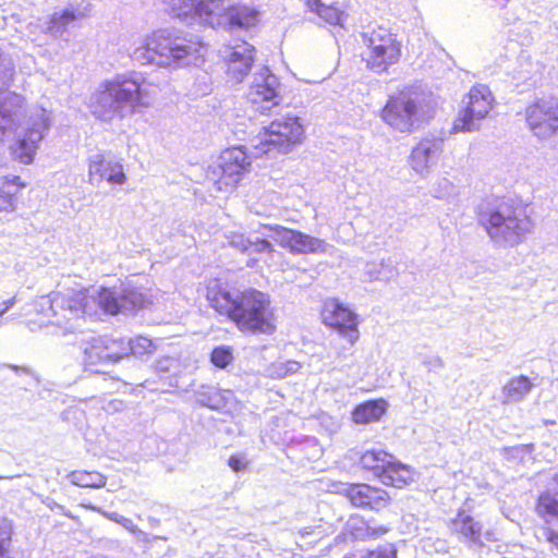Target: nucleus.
I'll return each instance as SVG.
<instances>
[{
  "label": "nucleus",
  "mask_w": 558,
  "mask_h": 558,
  "mask_svg": "<svg viewBox=\"0 0 558 558\" xmlns=\"http://www.w3.org/2000/svg\"><path fill=\"white\" fill-rule=\"evenodd\" d=\"M207 300L215 311L230 318L242 332L271 335L276 330L270 298L262 291L247 289L231 292L210 288Z\"/></svg>",
  "instance_id": "nucleus-1"
},
{
  "label": "nucleus",
  "mask_w": 558,
  "mask_h": 558,
  "mask_svg": "<svg viewBox=\"0 0 558 558\" xmlns=\"http://www.w3.org/2000/svg\"><path fill=\"white\" fill-rule=\"evenodd\" d=\"M172 17L187 24L213 28H247L256 24L258 12L247 5H234L232 0H162Z\"/></svg>",
  "instance_id": "nucleus-2"
},
{
  "label": "nucleus",
  "mask_w": 558,
  "mask_h": 558,
  "mask_svg": "<svg viewBox=\"0 0 558 558\" xmlns=\"http://www.w3.org/2000/svg\"><path fill=\"white\" fill-rule=\"evenodd\" d=\"M150 104L145 82L136 74L118 76L99 86L90 100L93 116L102 121L123 119Z\"/></svg>",
  "instance_id": "nucleus-3"
},
{
  "label": "nucleus",
  "mask_w": 558,
  "mask_h": 558,
  "mask_svg": "<svg viewBox=\"0 0 558 558\" xmlns=\"http://www.w3.org/2000/svg\"><path fill=\"white\" fill-rule=\"evenodd\" d=\"M205 51L206 47L199 41L175 36L167 29H159L141 39L131 57L141 64L187 66L203 62Z\"/></svg>",
  "instance_id": "nucleus-4"
},
{
  "label": "nucleus",
  "mask_w": 558,
  "mask_h": 558,
  "mask_svg": "<svg viewBox=\"0 0 558 558\" xmlns=\"http://www.w3.org/2000/svg\"><path fill=\"white\" fill-rule=\"evenodd\" d=\"M52 294L62 298V303L54 304V315L57 316L59 311L64 312L63 317L65 319H71L72 316H76L78 313L92 315L97 306L113 315L142 308L145 304L144 294L128 287L78 291L72 295L61 292H52Z\"/></svg>",
  "instance_id": "nucleus-5"
},
{
  "label": "nucleus",
  "mask_w": 558,
  "mask_h": 558,
  "mask_svg": "<svg viewBox=\"0 0 558 558\" xmlns=\"http://www.w3.org/2000/svg\"><path fill=\"white\" fill-rule=\"evenodd\" d=\"M478 220L499 246L518 245L533 229V222L525 210L506 201L484 206L478 214Z\"/></svg>",
  "instance_id": "nucleus-6"
},
{
  "label": "nucleus",
  "mask_w": 558,
  "mask_h": 558,
  "mask_svg": "<svg viewBox=\"0 0 558 558\" xmlns=\"http://www.w3.org/2000/svg\"><path fill=\"white\" fill-rule=\"evenodd\" d=\"M430 95L421 86H405L389 97L381 110V119L402 133L418 129L430 117Z\"/></svg>",
  "instance_id": "nucleus-7"
},
{
  "label": "nucleus",
  "mask_w": 558,
  "mask_h": 558,
  "mask_svg": "<svg viewBox=\"0 0 558 558\" xmlns=\"http://www.w3.org/2000/svg\"><path fill=\"white\" fill-rule=\"evenodd\" d=\"M253 150L247 151L245 146H235L221 153L218 163L209 166L206 171V179L211 182L217 191L229 193L233 191L243 175L250 171L252 159L255 156Z\"/></svg>",
  "instance_id": "nucleus-8"
},
{
  "label": "nucleus",
  "mask_w": 558,
  "mask_h": 558,
  "mask_svg": "<svg viewBox=\"0 0 558 558\" xmlns=\"http://www.w3.org/2000/svg\"><path fill=\"white\" fill-rule=\"evenodd\" d=\"M14 74L13 59L0 50V140L15 132L24 118V98L15 93L2 92L10 86Z\"/></svg>",
  "instance_id": "nucleus-9"
},
{
  "label": "nucleus",
  "mask_w": 558,
  "mask_h": 558,
  "mask_svg": "<svg viewBox=\"0 0 558 558\" xmlns=\"http://www.w3.org/2000/svg\"><path fill=\"white\" fill-rule=\"evenodd\" d=\"M303 136L304 129L296 117L276 119L258 135L254 155L263 156L272 150L287 154L302 142Z\"/></svg>",
  "instance_id": "nucleus-10"
},
{
  "label": "nucleus",
  "mask_w": 558,
  "mask_h": 558,
  "mask_svg": "<svg viewBox=\"0 0 558 558\" xmlns=\"http://www.w3.org/2000/svg\"><path fill=\"white\" fill-rule=\"evenodd\" d=\"M362 38L369 50L366 63L372 71L383 73L391 64L398 62L400 45L389 29L379 26L369 32L362 33Z\"/></svg>",
  "instance_id": "nucleus-11"
},
{
  "label": "nucleus",
  "mask_w": 558,
  "mask_h": 558,
  "mask_svg": "<svg viewBox=\"0 0 558 558\" xmlns=\"http://www.w3.org/2000/svg\"><path fill=\"white\" fill-rule=\"evenodd\" d=\"M466 107L453 121L454 133H471L481 129L483 120L493 109L494 96L487 85L478 84L468 94Z\"/></svg>",
  "instance_id": "nucleus-12"
},
{
  "label": "nucleus",
  "mask_w": 558,
  "mask_h": 558,
  "mask_svg": "<svg viewBox=\"0 0 558 558\" xmlns=\"http://www.w3.org/2000/svg\"><path fill=\"white\" fill-rule=\"evenodd\" d=\"M278 77L267 66H263L254 74L247 92V99L252 102L255 111L267 114L272 108L279 106L282 99Z\"/></svg>",
  "instance_id": "nucleus-13"
},
{
  "label": "nucleus",
  "mask_w": 558,
  "mask_h": 558,
  "mask_svg": "<svg viewBox=\"0 0 558 558\" xmlns=\"http://www.w3.org/2000/svg\"><path fill=\"white\" fill-rule=\"evenodd\" d=\"M50 128V117L43 108H37L27 121L25 133L17 140L14 155L24 165L33 161L39 143Z\"/></svg>",
  "instance_id": "nucleus-14"
},
{
  "label": "nucleus",
  "mask_w": 558,
  "mask_h": 558,
  "mask_svg": "<svg viewBox=\"0 0 558 558\" xmlns=\"http://www.w3.org/2000/svg\"><path fill=\"white\" fill-rule=\"evenodd\" d=\"M526 122L539 138H547L558 132V98L539 99L525 111Z\"/></svg>",
  "instance_id": "nucleus-15"
},
{
  "label": "nucleus",
  "mask_w": 558,
  "mask_h": 558,
  "mask_svg": "<svg viewBox=\"0 0 558 558\" xmlns=\"http://www.w3.org/2000/svg\"><path fill=\"white\" fill-rule=\"evenodd\" d=\"M268 233L264 235L278 242L282 247L289 248L295 254H308L324 252L326 243L317 238L305 234L301 231L284 228L279 225H266L263 227Z\"/></svg>",
  "instance_id": "nucleus-16"
},
{
  "label": "nucleus",
  "mask_w": 558,
  "mask_h": 558,
  "mask_svg": "<svg viewBox=\"0 0 558 558\" xmlns=\"http://www.w3.org/2000/svg\"><path fill=\"white\" fill-rule=\"evenodd\" d=\"M92 10L93 4L88 0H82L62 11L52 13L48 20L43 22L40 27L45 34L54 39L61 38L68 32V26L72 22L89 16Z\"/></svg>",
  "instance_id": "nucleus-17"
},
{
  "label": "nucleus",
  "mask_w": 558,
  "mask_h": 558,
  "mask_svg": "<svg viewBox=\"0 0 558 558\" xmlns=\"http://www.w3.org/2000/svg\"><path fill=\"white\" fill-rule=\"evenodd\" d=\"M338 493L344 495L354 507L374 511L387 507L390 499L386 490L367 484H342Z\"/></svg>",
  "instance_id": "nucleus-18"
},
{
  "label": "nucleus",
  "mask_w": 558,
  "mask_h": 558,
  "mask_svg": "<svg viewBox=\"0 0 558 558\" xmlns=\"http://www.w3.org/2000/svg\"><path fill=\"white\" fill-rule=\"evenodd\" d=\"M444 150V141L439 137H424L412 149L411 168L420 175H426L435 166Z\"/></svg>",
  "instance_id": "nucleus-19"
},
{
  "label": "nucleus",
  "mask_w": 558,
  "mask_h": 558,
  "mask_svg": "<svg viewBox=\"0 0 558 558\" xmlns=\"http://www.w3.org/2000/svg\"><path fill=\"white\" fill-rule=\"evenodd\" d=\"M324 323L345 338L350 344L359 339L356 315L342 304L332 303L327 305L323 314Z\"/></svg>",
  "instance_id": "nucleus-20"
},
{
  "label": "nucleus",
  "mask_w": 558,
  "mask_h": 558,
  "mask_svg": "<svg viewBox=\"0 0 558 558\" xmlns=\"http://www.w3.org/2000/svg\"><path fill=\"white\" fill-rule=\"evenodd\" d=\"M88 177L92 184L106 180L111 184L121 185L126 181L122 165L107 160L101 153H96L88 158Z\"/></svg>",
  "instance_id": "nucleus-21"
},
{
  "label": "nucleus",
  "mask_w": 558,
  "mask_h": 558,
  "mask_svg": "<svg viewBox=\"0 0 558 558\" xmlns=\"http://www.w3.org/2000/svg\"><path fill=\"white\" fill-rule=\"evenodd\" d=\"M255 48L243 41L227 51L225 59L228 63L229 76L240 83L248 74L254 62Z\"/></svg>",
  "instance_id": "nucleus-22"
},
{
  "label": "nucleus",
  "mask_w": 558,
  "mask_h": 558,
  "mask_svg": "<svg viewBox=\"0 0 558 558\" xmlns=\"http://www.w3.org/2000/svg\"><path fill=\"white\" fill-rule=\"evenodd\" d=\"M451 533L456 534L461 542L468 545H482L481 536L483 525L473 517L459 512L449 523Z\"/></svg>",
  "instance_id": "nucleus-23"
},
{
  "label": "nucleus",
  "mask_w": 558,
  "mask_h": 558,
  "mask_svg": "<svg viewBox=\"0 0 558 558\" xmlns=\"http://www.w3.org/2000/svg\"><path fill=\"white\" fill-rule=\"evenodd\" d=\"M347 531L353 541L365 542L380 537L389 531V527L385 525L371 526L363 518L355 517L349 520Z\"/></svg>",
  "instance_id": "nucleus-24"
},
{
  "label": "nucleus",
  "mask_w": 558,
  "mask_h": 558,
  "mask_svg": "<svg viewBox=\"0 0 558 558\" xmlns=\"http://www.w3.org/2000/svg\"><path fill=\"white\" fill-rule=\"evenodd\" d=\"M393 456L389 454L384 450H367L365 451L360 459V463L363 469L371 471L374 476L383 480L387 466L392 462Z\"/></svg>",
  "instance_id": "nucleus-25"
},
{
  "label": "nucleus",
  "mask_w": 558,
  "mask_h": 558,
  "mask_svg": "<svg viewBox=\"0 0 558 558\" xmlns=\"http://www.w3.org/2000/svg\"><path fill=\"white\" fill-rule=\"evenodd\" d=\"M387 410L385 400H371L359 404L352 412V420L356 424H367L378 421Z\"/></svg>",
  "instance_id": "nucleus-26"
},
{
  "label": "nucleus",
  "mask_w": 558,
  "mask_h": 558,
  "mask_svg": "<svg viewBox=\"0 0 558 558\" xmlns=\"http://www.w3.org/2000/svg\"><path fill=\"white\" fill-rule=\"evenodd\" d=\"M228 244L243 253H271L274 251L272 244L265 239H250L243 234L232 233L227 236Z\"/></svg>",
  "instance_id": "nucleus-27"
},
{
  "label": "nucleus",
  "mask_w": 558,
  "mask_h": 558,
  "mask_svg": "<svg viewBox=\"0 0 558 558\" xmlns=\"http://www.w3.org/2000/svg\"><path fill=\"white\" fill-rule=\"evenodd\" d=\"M532 383L526 376H518L510 379L501 390L504 403H515L524 399L530 392Z\"/></svg>",
  "instance_id": "nucleus-28"
},
{
  "label": "nucleus",
  "mask_w": 558,
  "mask_h": 558,
  "mask_svg": "<svg viewBox=\"0 0 558 558\" xmlns=\"http://www.w3.org/2000/svg\"><path fill=\"white\" fill-rule=\"evenodd\" d=\"M412 481V471L407 465L397 462L396 459L392 458V462L387 466L385 475L380 482L387 486L401 488Z\"/></svg>",
  "instance_id": "nucleus-29"
},
{
  "label": "nucleus",
  "mask_w": 558,
  "mask_h": 558,
  "mask_svg": "<svg viewBox=\"0 0 558 558\" xmlns=\"http://www.w3.org/2000/svg\"><path fill=\"white\" fill-rule=\"evenodd\" d=\"M306 7L311 12L316 13L323 21L330 25L342 26V23L347 17V14L343 11L332 4L327 5L323 3L322 0H306Z\"/></svg>",
  "instance_id": "nucleus-30"
},
{
  "label": "nucleus",
  "mask_w": 558,
  "mask_h": 558,
  "mask_svg": "<svg viewBox=\"0 0 558 558\" xmlns=\"http://www.w3.org/2000/svg\"><path fill=\"white\" fill-rule=\"evenodd\" d=\"M555 493L542 494L538 498L536 511L546 521H558V474L555 477Z\"/></svg>",
  "instance_id": "nucleus-31"
},
{
  "label": "nucleus",
  "mask_w": 558,
  "mask_h": 558,
  "mask_svg": "<svg viewBox=\"0 0 558 558\" xmlns=\"http://www.w3.org/2000/svg\"><path fill=\"white\" fill-rule=\"evenodd\" d=\"M105 337H93L86 341L83 349V362L85 365H96L107 362L105 353Z\"/></svg>",
  "instance_id": "nucleus-32"
},
{
  "label": "nucleus",
  "mask_w": 558,
  "mask_h": 558,
  "mask_svg": "<svg viewBox=\"0 0 558 558\" xmlns=\"http://www.w3.org/2000/svg\"><path fill=\"white\" fill-rule=\"evenodd\" d=\"M69 480L81 487L100 488L106 485V477L98 472L73 471L69 474Z\"/></svg>",
  "instance_id": "nucleus-33"
},
{
  "label": "nucleus",
  "mask_w": 558,
  "mask_h": 558,
  "mask_svg": "<svg viewBox=\"0 0 558 558\" xmlns=\"http://www.w3.org/2000/svg\"><path fill=\"white\" fill-rule=\"evenodd\" d=\"M105 353L107 362L116 363L122 357L129 355L126 340L124 339H111L105 337Z\"/></svg>",
  "instance_id": "nucleus-34"
},
{
  "label": "nucleus",
  "mask_w": 558,
  "mask_h": 558,
  "mask_svg": "<svg viewBox=\"0 0 558 558\" xmlns=\"http://www.w3.org/2000/svg\"><path fill=\"white\" fill-rule=\"evenodd\" d=\"M126 344L129 354H133L134 356L138 357L151 354L156 350L154 342L150 339L142 336L126 340Z\"/></svg>",
  "instance_id": "nucleus-35"
},
{
  "label": "nucleus",
  "mask_w": 558,
  "mask_h": 558,
  "mask_svg": "<svg viewBox=\"0 0 558 558\" xmlns=\"http://www.w3.org/2000/svg\"><path fill=\"white\" fill-rule=\"evenodd\" d=\"M62 303V298L58 294H48L39 296L34 301V307L37 313L44 314L46 316H56L54 315V304Z\"/></svg>",
  "instance_id": "nucleus-36"
},
{
  "label": "nucleus",
  "mask_w": 558,
  "mask_h": 558,
  "mask_svg": "<svg viewBox=\"0 0 558 558\" xmlns=\"http://www.w3.org/2000/svg\"><path fill=\"white\" fill-rule=\"evenodd\" d=\"M434 193L437 198L449 199L457 197L459 190L450 180L441 178L437 181Z\"/></svg>",
  "instance_id": "nucleus-37"
},
{
  "label": "nucleus",
  "mask_w": 558,
  "mask_h": 558,
  "mask_svg": "<svg viewBox=\"0 0 558 558\" xmlns=\"http://www.w3.org/2000/svg\"><path fill=\"white\" fill-rule=\"evenodd\" d=\"M359 558H397V550L392 545L379 546L376 549L357 550Z\"/></svg>",
  "instance_id": "nucleus-38"
},
{
  "label": "nucleus",
  "mask_w": 558,
  "mask_h": 558,
  "mask_svg": "<svg viewBox=\"0 0 558 558\" xmlns=\"http://www.w3.org/2000/svg\"><path fill=\"white\" fill-rule=\"evenodd\" d=\"M210 360L215 366L225 368L233 360L232 351L228 347H217L213 350Z\"/></svg>",
  "instance_id": "nucleus-39"
},
{
  "label": "nucleus",
  "mask_w": 558,
  "mask_h": 558,
  "mask_svg": "<svg viewBox=\"0 0 558 558\" xmlns=\"http://www.w3.org/2000/svg\"><path fill=\"white\" fill-rule=\"evenodd\" d=\"M301 368V364L296 361H284L278 362L272 365V375L283 378L298 373Z\"/></svg>",
  "instance_id": "nucleus-40"
},
{
  "label": "nucleus",
  "mask_w": 558,
  "mask_h": 558,
  "mask_svg": "<svg viewBox=\"0 0 558 558\" xmlns=\"http://www.w3.org/2000/svg\"><path fill=\"white\" fill-rule=\"evenodd\" d=\"M12 527L5 521H0V558H4L11 544Z\"/></svg>",
  "instance_id": "nucleus-41"
},
{
  "label": "nucleus",
  "mask_w": 558,
  "mask_h": 558,
  "mask_svg": "<svg viewBox=\"0 0 558 558\" xmlns=\"http://www.w3.org/2000/svg\"><path fill=\"white\" fill-rule=\"evenodd\" d=\"M104 517L107 519L120 524L125 530L130 531L133 534L142 533V531L133 523V521L129 518H125L117 512H101Z\"/></svg>",
  "instance_id": "nucleus-42"
},
{
  "label": "nucleus",
  "mask_w": 558,
  "mask_h": 558,
  "mask_svg": "<svg viewBox=\"0 0 558 558\" xmlns=\"http://www.w3.org/2000/svg\"><path fill=\"white\" fill-rule=\"evenodd\" d=\"M15 208L13 194L4 190H0V213L13 211Z\"/></svg>",
  "instance_id": "nucleus-43"
},
{
  "label": "nucleus",
  "mask_w": 558,
  "mask_h": 558,
  "mask_svg": "<svg viewBox=\"0 0 558 558\" xmlns=\"http://www.w3.org/2000/svg\"><path fill=\"white\" fill-rule=\"evenodd\" d=\"M178 366V361L170 356H163L156 362V369L159 373L170 372L172 368Z\"/></svg>",
  "instance_id": "nucleus-44"
},
{
  "label": "nucleus",
  "mask_w": 558,
  "mask_h": 558,
  "mask_svg": "<svg viewBox=\"0 0 558 558\" xmlns=\"http://www.w3.org/2000/svg\"><path fill=\"white\" fill-rule=\"evenodd\" d=\"M247 460L242 454H233L228 460V465L234 471V472H241L246 469L247 466Z\"/></svg>",
  "instance_id": "nucleus-45"
},
{
  "label": "nucleus",
  "mask_w": 558,
  "mask_h": 558,
  "mask_svg": "<svg viewBox=\"0 0 558 558\" xmlns=\"http://www.w3.org/2000/svg\"><path fill=\"white\" fill-rule=\"evenodd\" d=\"M543 535L548 543H550L553 546L558 548V533L557 532H555L550 529H545L543 531Z\"/></svg>",
  "instance_id": "nucleus-46"
},
{
  "label": "nucleus",
  "mask_w": 558,
  "mask_h": 558,
  "mask_svg": "<svg viewBox=\"0 0 558 558\" xmlns=\"http://www.w3.org/2000/svg\"><path fill=\"white\" fill-rule=\"evenodd\" d=\"M16 303V296H13L9 299L8 301L3 302L1 305L5 307V311L8 312L14 304Z\"/></svg>",
  "instance_id": "nucleus-47"
},
{
  "label": "nucleus",
  "mask_w": 558,
  "mask_h": 558,
  "mask_svg": "<svg viewBox=\"0 0 558 558\" xmlns=\"http://www.w3.org/2000/svg\"><path fill=\"white\" fill-rule=\"evenodd\" d=\"M342 558H359V553L357 551L349 553V554L344 555Z\"/></svg>",
  "instance_id": "nucleus-48"
},
{
  "label": "nucleus",
  "mask_w": 558,
  "mask_h": 558,
  "mask_svg": "<svg viewBox=\"0 0 558 558\" xmlns=\"http://www.w3.org/2000/svg\"><path fill=\"white\" fill-rule=\"evenodd\" d=\"M201 402H202V404L207 405L209 408H215V405L210 403V400H208V402H205L204 400H201Z\"/></svg>",
  "instance_id": "nucleus-49"
},
{
  "label": "nucleus",
  "mask_w": 558,
  "mask_h": 558,
  "mask_svg": "<svg viewBox=\"0 0 558 558\" xmlns=\"http://www.w3.org/2000/svg\"><path fill=\"white\" fill-rule=\"evenodd\" d=\"M311 533V530L308 527H305L304 530L301 531V534L304 536V535H307Z\"/></svg>",
  "instance_id": "nucleus-50"
},
{
  "label": "nucleus",
  "mask_w": 558,
  "mask_h": 558,
  "mask_svg": "<svg viewBox=\"0 0 558 558\" xmlns=\"http://www.w3.org/2000/svg\"><path fill=\"white\" fill-rule=\"evenodd\" d=\"M7 313L5 307L0 304V317Z\"/></svg>",
  "instance_id": "nucleus-51"
}]
</instances>
